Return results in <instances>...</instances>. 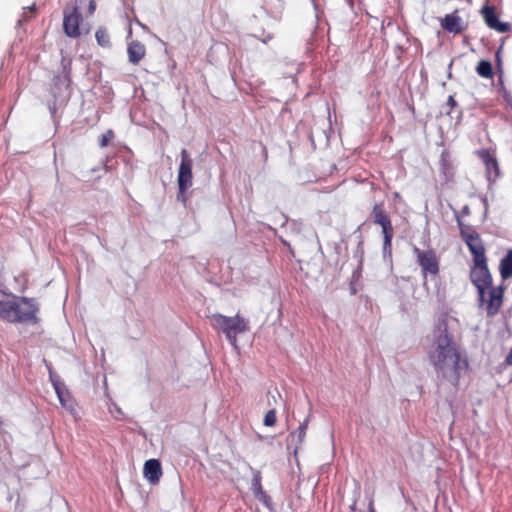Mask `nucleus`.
<instances>
[{
    "label": "nucleus",
    "mask_w": 512,
    "mask_h": 512,
    "mask_svg": "<svg viewBox=\"0 0 512 512\" xmlns=\"http://www.w3.org/2000/svg\"><path fill=\"white\" fill-rule=\"evenodd\" d=\"M277 417H276V411L274 409H270L266 412L263 423L265 426L272 427L276 424Z\"/></svg>",
    "instance_id": "412c9836"
},
{
    "label": "nucleus",
    "mask_w": 512,
    "mask_h": 512,
    "mask_svg": "<svg viewBox=\"0 0 512 512\" xmlns=\"http://www.w3.org/2000/svg\"><path fill=\"white\" fill-rule=\"evenodd\" d=\"M95 38L99 46L103 48L111 47L110 35L105 27H99L96 30Z\"/></svg>",
    "instance_id": "6ab92c4d"
},
{
    "label": "nucleus",
    "mask_w": 512,
    "mask_h": 512,
    "mask_svg": "<svg viewBox=\"0 0 512 512\" xmlns=\"http://www.w3.org/2000/svg\"><path fill=\"white\" fill-rule=\"evenodd\" d=\"M113 138H114V132L112 130H108L106 133L101 135L100 140H99V145L102 148L106 147Z\"/></svg>",
    "instance_id": "4be33fe9"
},
{
    "label": "nucleus",
    "mask_w": 512,
    "mask_h": 512,
    "mask_svg": "<svg viewBox=\"0 0 512 512\" xmlns=\"http://www.w3.org/2000/svg\"><path fill=\"white\" fill-rule=\"evenodd\" d=\"M439 169L447 181H451L455 176V166L449 150L445 149L440 154Z\"/></svg>",
    "instance_id": "4468645a"
},
{
    "label": "nucleus",
    "mask_w": 512,
    "mask_h": 512,
    "mask_svg": "<svg viewBox=\"0 0 512 512\" xmlns=\"http://www.w3.org/2000/svg\"><path fill=\"white\" fill-rule=\"evenodd\" d=\"M483 162L488 181H496L500 177V167L496 157V151L492 148H484L475 152Z\"/></svg>",
    "instance_id": "1a4fd4ad"
},
{
    "label": "nucleus",
    "mask_w": 512,
    "mask_h": 512,
    "mask_svg": "<svg viewBox=\"0 0 512 512\" xmlns=\"http://www.w3.org/2000/svg\"><path fill=\"white\" fill-rule=\"evenodd\" d=\"M505 363L507 365H512V347H511V350L510 352L508 353L506 359H505Z\"/></svg>",
    "instance_id": "b1692460"
},
{
    "label": "nucleus",
    "mask_w": 512,
    "mask_h": 512,
    "mask_svg": "<svg viewBox=\"0 0 512 512\" xmlns=\"http://www.w3.org/2000/svg\"><path fill=\"white\" fill-rule=\"evenodd\" d=\"M500 50H501V49H499V50L496 52V58H497V60H498V62H499V63H500V57H499V55H500Z\"/></svg>",
    "instance_id": "a878e982"
},
{
    "label": "nucleus",
    "mask_w": 512,
    "mask_h": 512,
    "mask_svg": "<svg viewBox=\"0 0 512 512\" xmlns=\"http://www.w3.org/2000/svg\"><path fill=\"white\" fill-rule=\"evenodd\" d=\"M413 253L416 256L418 265L421 268L424 285L427 282V277L435 278L440 271V260L436 252L432 249L422 250L418 247L413 248Z\"/></svg>",
    "instance_id": "6e6552de"
},
{
    "label": "nucleus",
    "mask_w": 512,
    "mask_h": 512,
    "mask_svg": "<svg viewBox=\"0 0 512 512\" xmlns=\"http://www.w3.org/2000/svg\"><path fill=\"white\" fill-rule=\"evenodd\" d=\"M181 162L178 169V194L177 199L182 203H186L187 196L186 191L192 186L193 174L192 166L193 160L190 157L189 152L186 149H182L180 152Z\"/></svg>",
    "instance_id": "0eeeda50"
},
{
    "label": "nucleus",
    "mask_w": 512,
    "mask_h": 512,
    "mask_svg": "<svg viewBox=\"0 0 512 512\" xmlns=\"http://www.w3.org/2000/svg\"><path fill=\"white\" fill-rule=\"evenodd\" d=\"M441 26L444 30L453 34H460L466 29L457 10L451 14L445 15L441 21Z\"/></svg>",
    "instance_id": "f8f14e48"
},
{
    "label": "nucleus",
    "mask_w": 512,
    "mask_h": 512,
    "mask_svg": "<svg viewBox=\"0 0 512 512\" xmlns=\"http://www.w3.org/2000/svg\"><path fill=\"white\" fill-rule=\"evenodd\" d=\"M499 273L503 280L512 278V248L509 249L506 255L500 260Z\"/></svg>",
    "instance_id": "dca6fc26"
},
{
    "label": "nucleus",
    "mask_w": 512,
    "mask_h": 512,
    "mask_svg": "<svg viewBox=\"0 0 512 512\" xmlns=\"http://www.w3.org/2000/svg\"><path fill=\"white\" fill-rule=\"evenodd\" d=\"M505 288L502 285L490 286L488 289L483 290V295H478L479 307L482 308L488 318L496 316L504 301Z\"/></svg>",
    "instance_id": "39448f33"
},
{
    "label": "nucleus",
    "mask_w": 512,
    "mask_h": 512,
    "mask_svg": "<svg viewBox=\"0 0 512 512\" xmlns=\"http://www.w3.org/2000/svg\"><path fill=\"white\" fill-rule=\"evenodd\" d=\"M458 225L461 238L467 245L472 256V265L469 274L470 281L475 286L477 294H481L482 296L483 290L493 285V277L488 267V258L486 256L484 242L480 234L472 226L464 225L460 220H458Z\"/></svg>",
    "instance_id": "f03ea898"
},
{
    "label": "nucleus",
    "mask_w": 512,
    "mask_h": 512,
    "mask_svg": "<svg viewBox=\"0 0 512 512\" xmlns=\"http://www.w3.org/2000/svg\"><path fill=\"white\" fill-rule=\"evenodd\" d=\"M307 427H308V421L305 420L303 423H301L299 425V427L297 428L296 431H294L292 434H291V437L294 439L296 438L297 439V442L298 443H302L305 439V436H306V430H307Z\"/></svg>",
    "instance_id": "aec40b11"
},
{
    "label": "nucleus",
    "mask_w": 512,
    "mask_h": 512,
    "mask_svg": "<svg viewBox=\"0 0 512 512\" xmlns=\"http://www.w3.org/2000/svg\"><path fill=\"white\" fill-rule=\"evenodd\" d=\"M476 72L480 77L485 79H491L494 75L492 64L488 60L479 61L476 66Z\"/></svg>",
    "instance_id": "a211bd4d"
},
{
    "label": "nucleus",
    "mask_w": 512,
    "mask_h": 512,
    "mask_svg": "<svg viewBox=\"0 0 512 512\" xmlns=\"http://www.w3.org/2000/svg\"><path fill=\"white\" fill-rule=\"evenodd\" d=\"M81 22L82 15L77 7H73L71 10H64L63 30L68 37L78 38L81 35Z\"/></svg>",
    "instance_id": "9d476101"
},
{
    "label": "nucleus",
    "mask_w": 512,
    "mask_h": 512,
    "mask_svg": "<svg viewBox=\"0 0 512 512\" xmlns=\"http://www.w3.org/2000/svg\"><path fill=\"white\" fill-rule=\"evenodd\" d=\"M370 217L375 225L382 229L383 234V248L390 250L392 246V239L394 237V228L388 211L385 209L384 202L376 203L371 210Z\"/></svg>",
    "instance_id": "423d86ee"
},
{
    "label": "nucleus",
    "mask_w": 512,
    "mask_h": 512,
    "mask_svg": "<svg viewBox=\"0 0 512 512\" xmlns=\"http://www.w3.org/2000/svg\"><path fill=\"white\" fill-rule=\"evenodd\" d=\"M143 474L151 484H157L162 476L160 461L157 459L147 460L144 464Z\"/></svg>",
    "instance_id": "ddd939ff"
},
{
    "label": "nucleus",
    "mask_w": 512,
    "mask_h": 512,
    "mask_svg": "<svg viewBox=\"0 0 512 512\" xmlns=\"http://www.w3.org/2000/svg\"><path fill=\"white\" fill-rule=\"evenodd\" d=\"M127 54L129 62L138 65L146 55V47L139 40H132L128 43Z\"/></svg>",
    "instance_id": "2eb2a0df"
},
{
    "label": "nucleus",
    "mask_w": 512,
    "mask_h": 512,
    "mask_svg": "<svg viewBox=\"0 0 512 512\" xmlns=\"http://www.w3.org/2000/svg\"><path fill=\"white\" fill-rule=\"evenodd\" d=\"M56 393H57V396L59 398V401H60L62 407L65 408L71 414H74L76 411L75 401L70 396V394L67 391H63L58 387H56Z\"/></svg>",
    "instance_id": "f3484780"
},
{
    "label": "nucleus",
    "mask_w": 512,
    "mask_h": 512,
    "mask_svg": "<svg viewBox=\"0 0 512 512\" xmlns=\"http://www.w3.org/2000/svg\"><path fill=\"white\" fill-rule=\"evenodd\" d=\"M481 15L484 19L485 24L490 29H493L499 33H507L511 31V24L508 22H501L499 20L494 6L485 5L481 9Z\"/></svg>",
    "instance_id": "9b49d317"
},
{
    "label": "nucleus",
    "mask_w": 512,
    "mask_h": 512,
    "mask_svg": "<svg viewBox=\"0 0 512 512\" xmlns=\"http://www.w3.org/2000/svg\"><path fill=\"white\" fill-rule=\"evenodd\" d=\"M211 326L225 334L229 343L237 347V335L249 331V321L239 314L228 317L219 313L213 314L210 318Z\"/></svg>",
    "instance_id": "20e7f679"
},
{
    "label": "nucleus",
    "mask_w": 512,
    "mask_h": 512,
    "mask_svg": "<svg viewBox=\"0 0 512 512\" xmlns=\"http://www.w3.org/2000/svg\"><path fill=\"white\" fill-rule=\"evenodd\" d=\"M448 104H449L451 107H453V106H455V105H456V101H455V99H454V97H453V96H449V98H448Z\"/></svg>",
    "instance_id": "393cba45"
},
{
    "label": "nucleus",
    "mask_w": 512,
    "mask_h": 512,
    "mask_svg": "<svg viewBox=\"0 0 512 512\" xmlns=\"http://www.w3.org/2000/svg\"><path fill=\"white\" fill-rule=\"evenodd\" d=\"M426 354L437 378L457 388L462 373L469 368V361L463 354L454 333L449 330L446 318L437 320L428 338Z\"/></svg>",
    "instance_id": "f257e3e1"
},
{
    "label": "nucleus",
    "mask_w": 512,
    "mask_h": 512,
    "mask_svg": "<svg viewBox=\"0 0 512 512\" xmlns=\"http://www.w3.org/2000/svg\"><path fill=\"white\" fill-rule=\"evenodd\" d=\"M38 305L34 299L18 297L0 288V318L10 323H37Z\"/></svg>",
    "instance_id": "7ed1b4c3"
},
{
    "label": "nucleus",
    "mask_w": 512,
    "mask_h": 512,
    "mask_svg": "<svg viewBox=\"0 0 512 512\" xmlns=\"http://www.w3.org/2000/svg\"><path fill=\"white\" fill-rule=\"evenodd\" d=\"M96 10V1L90 0L89 6H88V14L92 15Z\"/></svg>",
    "instance_id": "5701e85b"
}]
</instances>
